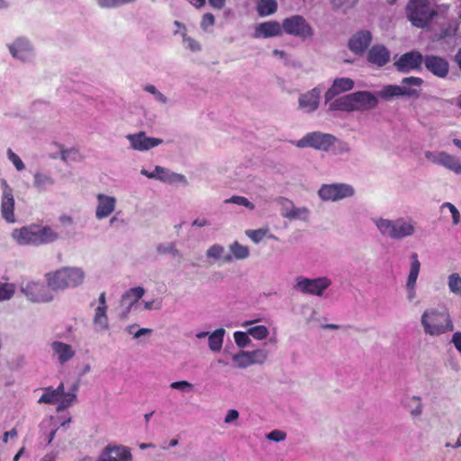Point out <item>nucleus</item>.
<instances>
[{"label": "nucleus", "mask_w": 461, "mask_h": 461, "mask_svg": "<svg viewBox=\"0 0 461 461\" xmlns=\"http://www.w3.org/2000/svg\"><path fill=\"white\" fill-rule=\"evenodd\" d=\"M85 272L80 267H66L46 275L48 285L53 291L66 290L81 285L85 280Z\"/></svg>", "instance_id": "1"}, {"label": "nucleus", "mask_w": 461, "mask_h": 461, "mask_svg": "<svg viewBox=\"0 0 461 461\" xmlns=\"http://www.w3.org/2000/svg\"><path fill=\"white\" fill-rule=\"evenodd\" d=\"M421 324L426 334L439 336L454 330V325L447 310L430 309L421 316Z\"/></svg>", "instance_id": "2"}, {"label": "nucleus", "mask_w": 461, "mask_h": 461, "mask_svg": "<svg viewBox=\"0 0 461 461\" xmlns=\"http://www.w3.org/2000/svg\"><path fill=\"white\" fill-rule=\"evenodd\" d=\"M438 12L429 0H410L407 5V17L417 28L430 25Z\"/></svg>", "instance_id": "3"}, {"label": "nucleus", "mask_w": 461, "mask_h": 461, "mask_svg": "<svg viewBox=\"0 0 461 461\" xmlns=\"http://www.w3.org/2000/svg\"><path fill=\"white\" fill-rule=\"evenodd\" d=\"M282 29L284 33L302 41L311 40L314 35L312 25L300 14H294L285 18L282 22Z\"/></svg>", "instance_id": "4"}, {"label": "nucleus", "mask_w": 461, "mask_h": 461, "mask_svg": "<svg viewBox=\"0 0 461 461\" xmlns=\"http://www.w3.org/2000/svg\"><path fill=\"white\" fill-rule=\"evenodd\" d=\"M49 285L32 280L23 281L20 285L22 294L32 303H50L54 295Z\"/></svg>", "instance_id": "5"}, {"label": "nucleus", "mask_w": 461, "mask_h": 461, "mask_svg": "<svg viewBox=\"0 0 461 461\" xmlns=\"http://www.w3.org/2000/svg\"><path fill=\"white\" fill-rule=\"evenodd\" d=\"M337 138L330 133L313 131L307 133L296 142L298 148H313L317 150L328 151L335 143Z\"/></svg>", "instance_id": "6"}, {"label": "nucleus", "mask_w": 461, "mask_h": 461, "mask_svg": "<svg viewBox=\"0 0 461 461\" xmlns=\"http://www.w3.org/2000/svg\"><path fill=\"white\" fill-rule=\"evenodd\" d=\"M330 285V279L326 276L312 279L304 276H298L295 279L294 289L305 294L322 296L324 291Z\"/></svg>", "instance_id": "7"}, {"label": "nucleus", "mask_w": 461, "mask_h": 461, "mask_svg": "<svg viewBox=\"0 0 461 461\" xmlns=\"http://www.w3.org/2000/svg\"><path fill=\"white\" fill-rule=\"evenodd\" d=\"M318 194L322 201L335 202L353 196L355 189L352 185L344 183L325 184L321 186Z\"/></svg>", "instance_id": "8"}, {"label": "nucleus", "mask_w": 461, "mask_h": 461, "mask_svg": "<svg viewBox=\"0 0 461 461\" xmlns=\"http://www.w3.org/2000/svg\"><path fill=\"white\" fill-rule=\"evenodd\" d=\"M371 221L384 238L391 240H401L403 238V221L402 219L389 220L382 217H374Z\"/></svg>", "instance_id": "9"}, {"label": "nucleus", "mask_w": 461, "mask_h": 461, "mask_svg": "<svg viewBox=\"0 0 461 461\" xmlns=\"http://www.w3.org/2000/svg\"><path fill=\"white\" fill-rule=\"evenodd\" d=\"M276 202L280 206V214L282 217L290 221H308L310 211L307 207H296L293 201L285 197H278Z\"/></svg>", "instance_id": "10"}, {"label": "nucleus", "mask_w": 461, "mask_h": 461, "mask_svg": "<svg viewBox=\"0 0 461 461\" xmlns=\"http://www.w3.org/2000/svg\"><path fill=\"white\" fill-rule=\"evenodd\" d=\"M7 48L12 57L22 62H30L34 55L32 44L24 37L15 39L13 42L7 44Z\"/></svg>", "instance_id": "11"}, {"label": "nucleus", "mask_w": 461, "mask_h": 461, "mask_svg": "<svg viewBox=\"0 0 461 461\" xmlns=\"http://www.w3.org/2000/svg\"><path fill=\"white\" fill-rule=\"evenodd\" d=\"M373 35L368 30H360L349 38L348 41V50L355 55H363L370 46Z\"/></svg>", "instance_id": "12"}, {"label": "nucleus", "mask_w": 461, "mask_h": 461, "mask_svg": "<svg viewBox=\"0 0 461 461\" xmlns=\"http://www.w3.org/2000/svg\"><path fill=\"white\" fill-rule=\"evenodd\" d=\"M131 149L138 151H147L163 143L162 139L148 137L145 131L126 135Z\"/></svg>", "instance_id": "13"}, {"label": "nucleus", "mask_w": 461, "mask_h": 461, "mask_svg": "<svg viewBox=\"0 0 461 461\" xmlns=\"http://www.w3.org/2000/svg\"><path fill=\"white\" fill-rule=\"evenodd\" d=\"M98 302L99 305L95 309L93 326L95 332L101 333L109 330L105 293H101Z\"/></svg>", "instance_id": "14"}, {"label": "nucleus", "mask_w": 461, "mask_h": 461, "mask_svg": "<svg viewBox=\"0 0 461 461\" xmlns=\"http://www.w3.org/2000/svg\"><path fill=\"white\" fill-rule=\"evenodd\" d=\"M424 66L428 71L439 78H445L449 73L448 61L440 56L426 55L424 57Z\"/></svg>", "instance_id": "15"}, {"label": "nucleus", "mask_w": 461, "mask_h": 461, "mask_svg": "<svg viewBox=\"0 0 461 461\" xmlns=\"http://www.w3.org/2000/svg\"><path fill=\"white\" fill-rule=\"evenodd\" d=\"M391 59V53L387 48L382 44L373 45L366 52V60L372 66L382 68Z\"/></svg>", "instance_id": "16"}, {"label": "nucleus", "mask_w": 461, "mask_h": 461, "mask_svg": "<svg viewBox=\"0 0 461 461\" xmlns=\"http://www.w3.org/2000/svg\"><path fill=\"white\" fill-rule=\"evenodd\" d=\"M428 159H431L434 163L441 165L456 174H461V162L454 156L446 152H439L435 155L430 151L425 154Z\"/></svg>", "instance_id": "17"}, {"label": "nucleus", "mask_w": 461, "mask_h": 461, "mask_svg": "<svg viewBox=\"0 0 461 461\" xmlns=\"http://www.w3.org/2000/svg\"><path fill=\"white\" fill-rule=\"evenodd\" d=\"M52 356L59 365H64L70 361L76 355L72 346L59 340H54L50 343Z\"/></svg>", "instance_id": "18"}, {"label": "nucleus", "mask_w": 461, "mask_h": 461, "mask_svg": "<svg viewBox=\"0 0 461 461\" xmlns=\"http://www.w3.org/2000/svg\"><path fill=\"white\" fill-rule=\"evenodd\" d=\"M355 83L349 77H338L334 79L331 86L325 93V103L328 104L337 95L354 88Z\"/></svg>", "instance_id": "19"}, {"label": "nucleus", "mask_w": 461, "mask_h": 461, "mask_svg": "<svg viewBox=\"0 0 461 461\" xmlns=\"http://www.w3.org/2000/svg\"><path fill=\"white\" fill-rule=\"evenodd\" d=\"M12 238L19 245H37V225L14 229L12 232Z\"/></svg>", "instance_id": "20"}, {"label": "nucleus", "mask_w": 461, "mask_h": 461, "mask_svg": "<svg viewBox=\"0 0 461 461\" xmlns=\"http://www.w3.org/2000/svg\"><path fill=\"white\" fill-rule=\"evenodd\" d=\"M354 111L369 110L378 104L377 97L368 91L352 93Z\"/></svg>", "instance_id": "21"}, {"label": "nucleus", "mask_w": 461, "mask_h": 461, "mask_svg": "<svg viewBox=\"0 0 461 461\" xmlns=\"http://www.w3.org/2000/svg\"><path fill=\"white\" fill-rule=\"evenodd\" d=\"M283 33L282 23L277 21H267L258 23L253 34L254 38H270Z\"/></svg>", "instance_id": "22"}, {"label": "nucleus", "mask_w": 461, "mask_h": 461, "mask_svg": "<svg viewBox=\"0 0 461 461\" xmlns=\"http://www.w3.org/2000/svg\"><path fill=\"white\" fill-rule=\"evenodd\" d=\"M116 199L113 196L99 194L97 195V206L95 217L98 220L108 217L115 209Z\"/></svg>", "instance_id": "23"}, {"label": "nucleus", "mask_w": 461, "mask_h": 461, "mask_svg": "<svg viewBox=\"0 0 461 461\" xmlns=\"http://www.w3.org/2000/svg\"><path fill=\"white\" fill-rule=\"evenodd\" d=\"M321 93V88L314 87L311 91L302 95L299 97V107L306 113L315 111L319 106Z\"/></svg>", "instance_id": "24"}, {"label": "nucleus", "mask_w": 461, "mask_h": 461, "mask_svg": "<svg viewBox=\"0 0 461 461\" xmlns=\"http://www.w3.org/2000/svg\"><path fill=\"white\" fill-rule=\"evenodd\" d=\"M420 263L418 258V255L413 253L411 256V267L410 273L408 276L406 286L408 288V299L412 300L415 297L414 287L416 285V281L420 273Z\"/></svg>", "instance_id": "25"}, {"label": "nucleus", "mask_w": 461, "mask_h": 461, "mask_svg": "<svg viewBox=\"0 0 461 461\" xmlns=\"http://www.w3.org/2000/svg\"><path fill=\"white\" fill-rule=\"evenodd\" d=\"M155 179L169 185L176 183H181L184 185L187 184L186 178L184 175L172 172L168 168L163 167L161 166H156Z\"/></svg>", "instance_id": "26"}, {"label": "nucleus", "mask_w": 461, "mask_h": 461, "mask_svg": "<svg viewBox=\"0 0 461 461\" xmlns=\"http://www.w3.org/2000/svg\"><path fill=\"white\" fill-rule=\"evenodd\" d=\"M229 249L230 254H226L222 257V261L224 263H230L233 259L236 260H244L247 259L250 251L248 246L240 244L239 241H234L229 246Z\"/></svg>", "instance_id": "27"}, {"label": "nucleus", "mask_w": 461, "mask_h": 461, "mask_svg": "<svg viewBox=\"0 0 461 461\" xmlns=\"http://www.w3.org/2000/svg\"><path fill=\"white\" fill-rule=\"evenodd\" d=\"M64 394H65L64 384L60 383L56 389H54L52 387L45 388L44 393L41 396L38 402L39 403H47V404H55L57 402H59L61 397Z\"/></svg>", "instance_id": "28"}, {"label": "nucleus", "mask_w": 461, "mask_h": 461, "mask_svg": "<svg viewBox=\"0 0 461 461\" xmlns=\"http://www.w3.org/2000/svg\"><path fill=\"white\" fill-rule=\"evenodd\" d=\"M14 194H5L1 196V213L3 218L10 223L15 221L14 213Z\"/></svg>", "instance_id": "29"}, {"label": "nucleus", "mask_w": 461, "mask_h": 461, "mask_svg": "<svg viewBox=\"0 0 461 461\" xmlns=\"http://www.w3.org/2000/svg\"><path fill=\"white\" fill-rule=\"evenodd\" d=\"M328 104L330 111H354L352 94L333 99Z\"/></svg>", "instance_id": "30"}, {"label": "nucleus", "mask_w": 461, "mask_h": 461, "mask_svg": "<svg viewBox=\"0 0 461 461\" xmlns=\"http://www.w3.org/2000/svg\"><path fill=\"white\" fill-rule=\"evenodd\" d=\"M105 455L111 461H131V454L126 447H107Z\"/></svg>", "instance_id": "31"}, {"label": "nucleus", "mask_w": 461, "mask_h": 461, "mask_svg": "<svg viewBox=\"0 0 461 461\" xmlns=\"http://www.w3.org/2000/svg\"><path fill=\"white\" fill-rule=\"evenodd\" d=\"M59 239V234L49 226L37 225V245L54 242Z\"/></svg>", "instance_id": "32"}, {"label": "nucleus", "mask_w": 461, "mask_h": 461, "mask_svg": "<svg viewBox=\"0 0 461 461\" xmlns=\"http://www.w3.org/2000/svg\"><path fill=\"white\" fill-rule=\"evenodd\" d=\"M423 80L420 77H405V96L418 97L421 92Z\"/></svg>", "instance_id": "33"}, {"label": "nucleus", "mask_w": 461, "mask_h": 461, "mask_svg": "<svg viewBox=\"0 0 461 461\" xmlns=\"http://www.w3.org/2000/svg\"><path fill=\"white\" fill-rule=\"evenodd\" d=\"M225 333L226 331L223 328H219L209 334L208 346L212 351L219 352L221 349Z\"/></svg>", "instance_id": "34"}, {"label": "nucleus", "mask_w": 461, "mask_h": 461, "mask_svg": "<svg viewBox=\"0 0 461 461\" xmlns=\"http://www.w3.org/2000/svg\"><path fill=\"white\" fill-rule=\"evenodd\" d=\"M33 186L40 192L45 191L48 186L53 185L55 181L53 177L45 173L37 171L33 176Z\"/></svg>", "instance_id": "35"}, {"label": "nucleus", "mask_w": 461, "mask_h": 461, "mask_svg": "<svg viewBox=\"0 0 461 461\" xmlns=\"http://www.w3.org/2000/svg\"><path fill=\"white\" fill-rule=\"evenodd\" d=\"M424 57L419 51L405 52V69H420Z\"/></svg>", "instance_id": "36"}, {"label": "nucleus", "mask_w": 461, "mask_h": 461, "mask_svg": "<svg viewBox=\"0 0 461 461\" xmlns=\"http://www.w3.org/2000/svg\"><path fill=\"white\" fill-rule=\"evenodd\" d=\"M277 11V3L276 0H258L257 12L260 17H265L275 14Z\"/></svg>", "instance_id": "37"}, {"label": "nucleus", "mask_w": 461, "mask_h": 461, "mask_svg": "<svg viewBox=\"0 0 461 461\" xmlns=\"http://www.w3.org/2000/svg\"><path fill=\"white\" fill-rule=\"evenodd\" d=\"M145 294V290L141 286H137L127 290L122 297V303H131L134 305Z\"/></svg>", "instance_id": "38"}, {"label": "nucleus", "mask_w": 461, "mask_h": 461, "mask_svg": "<svg viewBox=\"0 0 461 461\" xmlns=\"http://www.w3.org/2000/svg\"><path fill=\"white\" fill-rule=\"evenodd\" d=\"M250 365H262L269 356V351L266 348H258L256 350L248 351Z\"/></svg>", "instance_id": "39"}, {"label": "nucleus", "mask_w": 461, "mask_h": 461, "mask_svg": "<svg viewBox=\"0 0 461 461\" xmlns=\"http://www.w3.org/2000/svg\"><path fill=\"white\" fill-rule=\"evenodd\" d=\"M378 95L383 99L389 100L395 96L403 95V88L399 86L388 85L383 87Z\"/></svg>", "instance_id": "40"}, {"label": "nucleus", "mask_w": 461, "mask_h": 461, "mask_svg": "<svg viewBox=\"0 0 461 461\" xmlns=\"http://www.w3.org/2000/svg\"><path fill=\"white\" fill-rule=\"evenodd\" d=\"M224 203H234L240 206H243L249 211L255 210L256 206L248 198L240 195H232L231 197L225 199Z\"/></svg>", "instance_id": "41"}, {"label": "nucleus", "mask_w": 461, "mask_h": 461, "mask_svg": "<svg viewBox=\"0 0 461 461\" xmlns=\"http://www.w3.org/2000/svg\"><path fill=\"white\" fill-rule=\"evenodd\" d=\"M269 232L268 228H260L257 230H247L245 231V234L247 237H249L254 243L258 244L263 240L265 237Z\"/></svg>", "instance_id": "42"}, {"label": "nucleus", "mask_w": 461, "mask_h": 461, "mask_svg": "<svg viewBox=\"0 0 461 461\" xmlns=\"http://www.w3.org/2000/svg\"><path fill=\"white\" fill-rule=\"evenodd\" d=\"M232 361L236 367L246 368L250 366V362L248 356V351L241 350L239 353L232 356Z\"/></svg>", "instance_id": "43"}, {"label": "nucleus", "mask_w": 461, "mask_h": 461, "mask_svg": "<svg viewBox=\"0 0 461 461\" xmlns=\"http://www.w3.org/2000/svg\"><path fill=\"white\" fill-rule=\"evenodd\" d=\"M225 255V249L220 244H214L211 246L206 251V257L214 260H222V257Z\"/></svg>", "instance_id": "44"}, {"label": "nucleus", "mask_w": 461, "mask_h": 461, "mask_svg": "<svg viewBox=\"0 0 461 461\" xmlns=\"http://www.w3.org/2000/svg\"><path fill=\"white\" fill-rule=\"evenodd\" d=\"M15 292V285L11 283L0 282V301L11 299Z\"/></svg>", "instance_id": "45"}, {"label": "nucleus", "mask_w": 461, "mask_h": 461, "mask_svg": "<svg viewBox=\"0 0 461 461\" xmlns=\"http://www.w3.org/2000/svg\"><path fill=\"white\" fill-rule=\"evenodd\" d=\"M448 287L451 293L461 295V276L453 273L448 276Z\"/></svg>", "instance_id": "46"}, {"label": "nucleus", "mask_w": 461, "mask_h": 461, "mask_svg": "<svg viewBox=\"0 0 461 461\" xmlns=\"http://www.w3.org/2000/svg\"><path fill=\"white\" fill-rule=\"evenodd\" d=\"M156 249L158 254H171L174 257L179 256V250L173 242L160 243L157 246Z\"/></svg>", "instance_id": "47"}, {"label": "nucleus", "mask_w": 461, "mask_h": 461, "mask_svg": "<svg viewBox=\"0 0 461 461\" xmlns=\"http://www.w3.org/2000/svg\"><path fill=\"white\" fill-rule=\"evenodd\" d=\"M77 399V394L74 393H65V394L61 397L59 405L57 407V411H64L68 408H69L73 402Z\"/></svg>", "instance_id": "48"}, {"label": "nucleus", "mask_w": 461, "mask_h": 461, "mask_svg": "<svg viewBox=\"0 0 461 461\" xmlns=\"http://www.w3.org/2000/svg\"><path fill=\"white\" fill-rule=\"evenodd\" d=\"M248 333L249 336L253 337L256 339L261 340L267 337L268 330L264 325H258L255 327H251L248 330Z\"/></svg>", "instance_id": "49"}, {"label": "nucleus", "mask_w": 461, "mask_h": 461, "mask_svg": "<svg viewBox=\"0 0 461 461\" xmlns=\"http://www.w3.org/2000/svg\"><path fill=\"white\" fill-rule=\"evenodd\" d=\"M233 337L237 346L241 348L248 347L251 342L248 330L246 332L235 331Z\"/></svg>", "instance_id": "50"}, {"label": "nucleus", "mask_w": 461, "mask_h": 461, "mask_svg": "<svg viewBox=\"0 0 461 461\" xmlns=\"http://www.w3.org/2000/svg\"><path fill=\"white\" fill-rule=\"evenodd\" d=\"M143 90L151 94L155 100L160 104H166L168 102L167 96H165L161 92H159L155 86L153 85H146L143 86Z\"/></svg>", "instance_id": "51"}, {"label": "nucleus", "mask_w": 461, "mask_h": 461, "mask_svg": "<svg viewBox=\"0 0 461 461\" xmlns=\"http://www.w3.org/2000/svg\"><path fill=\"white\" fill-rule=\"evenodd\" d=\"M97 4L102 8H116L122 5L131 4L135 0H96Z\"/></svg>", "instance_id": "52"}, {"label": "nucleus", "mask_w": 461, "mask_h": 461, "mask_svg": "<svg viewBox=\"0 0 461 461\" xmlns=\"http://www.w3.org/2000/svg\"><path fill=\"white\" fill-rule=\"evenodd\" d=\"M137 324L128 325L125 328V331L129 334H132L135 339H139L144 335H150L152 333L151 329L140 328L139 330H135Z\"/></svg>", "instance_id": "53"}, {"label": "nucleus", "mask_w": 461, "mask_h": 461, "mask_svg": "<svg viewBox=\"0 0 461 461\" xmlns=\"http://www.w3.org/2000/svg\"><path fill=\"white\" fill-rule=\"evenodd\" d=\"M6 153L8 159L14 164L16 170L22 171L25 168V165L23 160L11 149H8Z\"/></svg>", "instance_id": "54"}, {"label": "nucleus", "mask_w": 461, "mask_h": 461, "mask_svg": "<svg viewBox=\"0 0 461 461\" xmlns=\"http://www.w3.org/2000/svg\"><path fill=\"white\" fill-rule=\"evenodd\" d=\"M266 438L274 442H281L286 438V433L279 429H274L266 435Z\"/></svg>", "instance_id": "55"}, {"label": "nucleus", "mask_w": 461, "mask_h": 461, "mask_svg": "<svg viewBox=\"0 0 461 461\" xmlns=\"http://www.w3.org/2000/svg\"><path fill=\"white\" fill-rule=\"evenodd\" d=\"M357 0H331L333 6L337 9L347 10L353 7Z\"/></svg>", "instance_id": "56"}, {"label": "nucleus", "mask_w": 461, "mask_h": 461, "mask_svg": "<svg viewBox=\"0 0 461 461\" xmlns=\"http://www.w3.org/2000/svg\"><path fill=\"white\" fill-rule=\"evenodd\" d=\"M448 208L450 212H451V215H452V220H453V224L454 225H457L459 222H460V213H459V211L457 210V208L451 203H444L441 206V208Z\"/></svg>", "instance_id": "57"}, {"label": "nucleus", "mask_w": 461, "mask_h": 461, "mask_svg": "<svg viewBox=\"0 0 461 461\" xmlns=\"http://www.w3.org/2000/svg\"><path fill=\"white\" fill-rule=\"evenodd\" d=\"M170 387L182 392H189L193 389L194 385L187 381H177L171 383Z\"/></svg>", "instance_id": "58"}, {"label": "nucleus", "mask_w": 461, "mask_h": 461, "mask_svg": "<svg viewBox=\"0 0 461 461\" xmlns=\"http://www.w3.org/2000/svg\"><path fill=\"white\" fill-rule=\"evenodd\" d=\"M214 16L211 13H207L203 14L202 22H201V28L204 31L208 29V27L212 26L214 24Z\"/></svg>", "instance_id": "59"}, {"label": "nucleus", "mask_w": 461, "mask_h": 461, "mask_svg": "<svg viewBox=\"0 0 461 461\" xmlns=\"http://www.w3.org/2000/svg\"><path fill=\"white\" fill-rule=\"evenodd\" d=\"M184 41L186 44V47L192 51H199L201 50L200 44L191 37L184 35Z\"/></svg>", "instance_id": "60"}, {"label": "nucleus", "mask_w": 461, "mask_h": 461, "mask_svg": "<svg viewBox=\"0 0 461 461\" xmlns=\"http://www.w3.org/2000/svg\"><path fill=\"white\" fill-rule=\"evenodd\" d=\"M240 413L235 409H230L227 411V414L224 418V422L226 424H231L239 419Z\"/></svg>", "instance_id": "61"}, {"label": "nucleus", "mask_w": 461, "mask_h": 461, "mask_svg": "<svg viewBox=\"0 0 461 461\" xmlns=\"http://www.w3.org/2000/svg\"><path fill=\"white\" fill-rule=\"evenodd\" d=\"M162 307L161 301L157 300H151L144 302V308L145 310L150 311V310H160Z\"/></svg>", "instance_id": "62"}, {"label": "nucleus", "mask_w": 461, "mask_h": 461, "mask_svg": "<svg viewBox=\"0 0 461 461\" xmlns=\"http://www.w3.org/2000/svg\"><path fill=\"white\" fill-rule=\"evenodd\" d=\"M413 402L415 403V408L412 409L411 411V414L413 416V417H418L421 414V411H422V406H421V403H420V399L419 397H414L413 398Z\"/></svg>", "instance_id": "63"}, {"label": "nucleus", "mask_w": 461, "mask_h": 461, "mask_svg": "<svg viewBox=\"0 0 461 461\" xmlns=\"http://www.w3.org/2000/svg\"><path fill=\"white\" fill-rule=\"evenodd\" d=\"M452 342L455 345V348L461 352V332L457 331L453 334Z\"/></svg>", "instance_id": "64"}]
</instances>
